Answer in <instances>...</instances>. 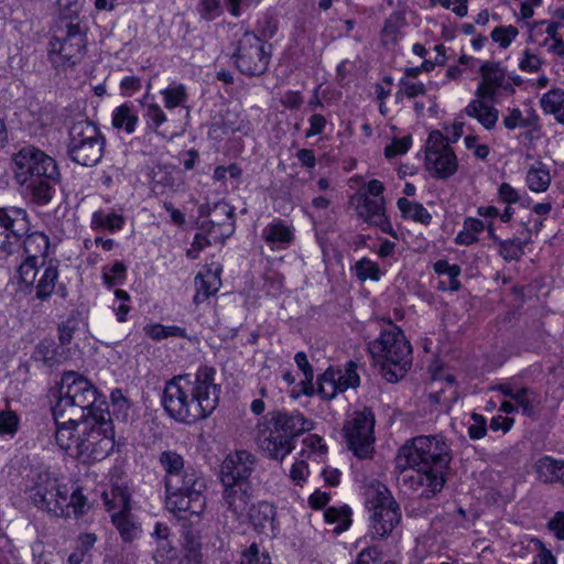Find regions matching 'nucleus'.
<instances>
[{
	"label": "nucleus",
	"mask_w": 564,
	"mask_h": 564,
	"mask_svg": "<svg viewBox=\"0 0 564 564\" xmlns=\"http://www.w3.org/2000/svg\"><path fill=\"white\" fill-rule=\"evenodd\" d=\"M375 414L369 408L355 411V457L368 459L375 452Z\"/></svg>",
	"instance_id": "obj_18"
},
{
	"label": "nucleus",
	"mask_w": 564,
	"mask_h": 564,
	"mask_svg": "<svg viewBox=\"0 0 564 564\" xmlns=\"http://www.w3.org/2000/svg\"><path fill=\"white\" fill-rule=\"evenodd\" d=\"M380 551L376 546L364 549L359 554L355 564H378L380 562Z\"/></svg>",
	"instance_id": "obj_63"
},
{
	"label": "nucleus",
	"mask_w": 564,
	"mask_h": 564,
	"mask_svg": "<svg viewBox=\"0 0 564 564\" xmlns=\"http://www.w3.org/2000/svg\"><path fill=\"white\" fill-rule=\"evenodd\" d=\"M176 172L174 169L162 167L155 174V185H162L164 188L175 189L180 186L181 180L175 176Z\"/></svg>",
	"instance_id": "obj_56"
},
{
	"label": "nucleus",
	"mask_w": 564,
	"mask_h": 564,
	"mask_svg": "<svg viewBox=\"0 0 564 564\" xmlns=\"http://www.w3.org/2000/svg\"><path fill=\"white\" fill-rule=\"evenodd\" d=\"M102 410L110 413L111 421L112 417L126 421L129 415L130 403L120 389H115L110 394V405L105 404Z\"/></svg>",
	"instance_id": "obj_41"
},
{
	"label": "nucleus",
	"mask_w": 564,
	"mask_h": 564,
	"mask_svg": "<svg viewBox=\"0 0 564 564\" xmlns=\"http://www.w3.org/2000/svg\"><path fill=\"white\" fill-rule=\"evenodd\" d=\"M124 225L122 215L97 210L91 216V228L95 230H120Z\"/></svg>",
	"instance_id": "obj_40"
},
{
	"label": "nucleus",
	"mask_w": 564,
	"mask_h": 564,
	"mask_svg": "<svg viewBox=\"0 0 564 564\" xmlns=\"http://www.w3.org/2000/svg\"><path fill=\"white\" fill-rule=\"evenodd\" d=\"M479 72L482 79L476 89V97L488 98L492 101L496 99L499 88H511L509 79H512L516 85L521 84V78L519 76H508L499 62H485Z\"/></svg>",
	"instance_id": "obj_17"
},
{
	"label": "nucleus",
	"mask_w": 564,
	"mask_h": 564,
	"mask_svg": "<svg viewBox=\"0 0 564 564\" xmlns=\"http://www.w3.org/2000/svg\"><path fill=\"white\" fill-rule=\"evenodd\" d=\"M404 25V19L398 12H393L384 22L382 29V41L384 44L395 43L400 36V31Z\"/></svg>",
	"instance_id": "obj_47"
},
{
	"label": "nucleus",
	"mask_w": 564,
	"mask_h": 564,
	"mask_svg": "<svg viewBox=\"0 0 564 564\" xmlns=\"http://www.w3.org/2000/svg\"><path fill=\"white\" fill-rule=\"evenodd\" d=\"M533 469L540 482L564 486V459L544 455L535 462Z\"/></svg>",
	"instance_id": "obj_26"
},
{
	"label": "nucleus",
	"mask_w": 564,
	"mask_h": 564,
	"mask_svg": "<svg viewBox=\"0 0 564 564\" xmlns=\"http://www.w3.org/2000/svg\"><path fill=\"white\" fill-rule=\"evenodd\" d=\"M498 197L507 205L516 204L520 200V194L509 183H502L498 188Z\"/></svg>",
	"instance_id": "obj_61"
},
{
	"label": "nucleus",
	"mask_w": 564,
	"mask_h": 564,
	"mask_svg": "<svg viewBox=\"0 0 564 564\" xmlns=\"http://www.w3.org/2000/svg\"><path fill=\"white\" fill-rule=\"evenodd\" d=\"M527 183L533 192H544L551 183V176L544 167H532L528 171Z\"/></svg>",
	"instance_id": "obj_48"
},
{
	"label": "nucleus",
	"mask_w": 564,
	"mask_h": 564,
	"mask_svg": "<svg viewBox=\"0 0 564 564\" xmlns=\"http://www.w3.org/2000/svg\"><path fill=\"white\" fill-rule=\"evenodd\" d=\"M540 106L545 113L553 115L557 122L564 123V89L552 88L545 93Z\"/></svg>",
	"instance_id": "obj_34"
},
{
	"label": "nucleus",
	"mask_w": 564,
	"mask_h": 564,
	"mask_svg": "<svg viewBox=\"0 0 564 564\" xmlns=\"http://www.w3.org/2000/svg\"><path fill=\"white\" fill-rule=\"evenodd\" d=\"M513 401L521 408L522 413L529 417L535 415L540 403L539 394L528 387L517 389Z\"/></svg>",
	"instance_id": "obj_42"
},
{
	"label": "nucleus",
	"mask_w": 564,
	"mask_h": 564,
	"mask_svg": "<svg viewBox=\"0 0 564 564\" xmlns=\"http://www.w3.org/2000/svg\"><path fill=\"white\" fill-rule=\"evenodd\" d=\"M19 425V417L12 411L0 412V435H13Z\"/></svg>",
	"instance_id": "obj_58"
},
{
	"label": "nucleus",
	"mask_w": 564,
	"mask_h": 564,
	"mask_svg": "<svg viewBox=\"0 0 564 564\" xmlns=\"http://www.w3.org/2000/svg\"><path fill=\"white\" fill-rule=\"evenodd\" d=\"M518 29L508 25V26H498L492 30L491 32V39L500 45L502 48H507L511 42L516 39L518 35Z\"/></svg>",
	"instance_id": "obj_52"
},
{
	"label": "nucleus",
	"mask_w": 564,
	"mask_h": 564,
	"mask_svg": "<svg viewBox=\"0 0 564 564\" xmlns=\"http://www.w3.org/2000/svg\"><path fill=\"white\" fill-rule=\"evenodd\" d=\"M220 272L221 269L218 265L208 267L195 276L196 294L193 301L196 305L204 303L218 292L221 286Z\"/></svg>",
	"instance_id": "obj_25"
},
{
	"label": "nucleus",
	"mask_w": 564,
	"mask_h": 564,
	"mask_svg": "<svg viewBox=\"0 0 564 564\" xmlns=\"http://www.w3.org/2000/svg\"><path fill=\"white\" fill-rule=\"evenodd\" d=\"M159 463L165 473L164 485L186 473L187 467H185L184 458L175 451L162 452L159 456Z\"/></svg>",
	"instance_id": "obj_32"
},
{
	"label": "nucleus",
	"mask_w": 564,
	"mask_h": 564,
	"mask_svg": "<svg viewBox=\"0 0 564 564\" xmlns=\"http://www.w3.org/2000/svg\"><path fill=\"white\" fill-rule=\"evenodd\" d=\"M239 564H271L270 557L267 554H260L259 547L252 543L247 550L243 551Z\"/></svg>",
	"instance_id": "obj_57"
},
{
	"label": "nucleus",
	"mask_w": 564,
	"mask_h": 564,
	"mask_svg": "<svg viewBox=\"0 0 564 564\" xmlns=\"http://www.w3.org/2000/svg\"><path fill=\"white\" fill-rule=\"evenodd\" d=\"M373 360L380 365L383 378L389 382L402 379L412 364V347L403 332L393 324L368 344Z\"/></svg>",
	"instance_id": "obj_5"
},
{
	"label": "nucleus",
	"mask_w": 564,
	"mask_h": 564,
	"mask_svg": "<svg viewBox=\"0 0 564 564\" xmlns=\"http://www.w3.org/2000/svg\"><path fill=\"white\" fill-rule=\"evenodd\" d=\"M283 438L281 432L272 424L269 415L264 416L257 424L254 442L259 449L265 453L268 457L281 462L291 453L288 441Z\"/></svg>",
	"instance_id": "obj_16"
},
{
	"label": "nucleus",
	"mask_w": 564,
	"mask_h": 564,
	"mask_svg": "<svg viewBox=\"0 0 564 564\" xmlns=\"http://www.w3.org/2000/svg\"><path fill=\"white\" fill-rule=\"evenodd\" d=\"M66 148L73 162L83 166H94L104 156L105 138L96 124L80 120L70 126Z\"/></svg>",
	"instance_id": "obj_11"
},
{
	"label": "nucleus",
	"mask_w": 564,
	"mask_h": 564,
	"mask_svg": "<svg viewBox=\"0 0 564 564\" xmlns=\"http://www.w3.org/2000/svg\"><path fill=\"white\" fill-rule=\"evenodd\" d=\"M216 370L202 366L194 376L172 378L164 387L162 405L170 417L193 424L208 417L219 402L220 386L215 383Z\"/></svg>",
	"instance_id": "obj_2"
},
{
	"label": "nucleus",
	"mask_w": 564,
	"mask_h": 564,
	"mask_svg": "<svg viewBox=\"0 0 564 564\" xmlns=\"http://www.w3.org/2000/svg\"><path fill=\"white\" fill-rule=\"evenodd\" d=\"M294 360L299 367V369L304 375V380L301 381L300 387L301 389L299 391L293 390L292 397L299 398L301 394L311 397L314 394L315 389L313 384V378H314V371L308 362L307 356L305 352L300 351L295 355Z\"/></svg>",
	"instance_id": "obj_38"
},
{
	"label": "nucleus",
	"mask_w": 564,
	"mask_h": 564,
	"mask_svg": "<svg viewBox=\"0 0 564 564\" xmlns=\"http://www.w3.org/2000/svg\"><path fill=\"white\" fill-rule=\"evenodd\" d=\"M262 238L274 249H285L294 239L293 229L282 220H274L262 230Z\"/></svg>",
	"instance_id": "obj_30"
},
{
	"label": "nucleus",
	"mask_w": 564,
	"mask_h": 564,
	"mask_svg": "<svg viewBox=\"0 0 564 564\" xmlns=\"http://www.w3.org/2000/svg\"><path fill=\"white\" fill-rule=\"evenodd\" d=\"M32 357L35 361L52 368L68 360L70 358V350L67 347H63V345H58L52 338H45L36 345Z\"/></svg>",
	"instance_id": "obj_24"
},
{
	"label": "nucleus",
	"mask_w": 564,
	"mask_h": 564,
	"mask_svg": "<svg viewBox=\"0 0 564 564\" xmlns=\"http://www.w3.org/2000/svg\"><path fill=\"white\" fill-rule=\"evenodd\" d=\"M88 24L77 12L59 14L50 42L51 59L55 64L75 65L85 55Z\"/></svg>",
	"instance_id": "obj_6"
},
{
	"label": "nucleus",
	"mask_w": 564,
	"mask_h": 564,
	"mask_svg": "<svg viewBox=\"0 0 564 564\" xmlns=\"http://www.w3.org/2000/svg\"><path fill=\"white\" fill-rule=\"evenodd\" d=\"M425 164L437 178H448L457 171V158L446 138L438 130L430 133L425 149Z\"/></svg>",
	"instance_id": "obj_14"
},
{
	"label": "nucleus",
	"mask_w": 564,
	"mask_h": 564,
	"mask_svg": "<svg viewBox=\"0 0 564 564\" xmlns=\"http://www.w3.org/2000/svg\"><path fill=\"white\" fill-rule=\"evenodd\" d=\"M14 178L36 205L48 204L54 186L61 180L58 165L51 155L34 145H25L13 154Z\"/></svg>",
	"instance_id": "obj_3"
},
{
	"label": "nucleus",
	"mask_w": 564,
	"mask_h": 564,
	"mask_svg": "<svg viewBox=\"0 0 564 564\" xmlns=\"http://www.w3.org/2000/svg\"><path fill=\"white\" fill-rule=\"evenodd\" d=\"M426 88L423 83H412L405 79H401L400 89L395 94L397 101L402 100L403 97L415 98L420 95H424Z\"/></svg>",
	"instance_id": "obj_53"
},
{
	"label": "nucleus",
	"mask_w": 564,
	"mask_h": 564,
	"mask_svg": "<svg viewBox=\"0 0 564 564\" xmlns=\"http://www.w3.org/2000/svg\"><path fill=\"white\" fill-rule=\"evenodd\" d=\"M397 206L403 218L411 219L423 225H429L432 221V215L421 203L401 197L398 199Z\"/></svg>",
	"instance_id": "obj_37"
},
{
	"label": "nucleus",
	"mask_w": 564,
	"mask_h": 564,
	"mask_svg": "<svg viewBox=\"0 0 564 564\" xmlns=\"http://www.w3.org/2000/svg\"><path fill=\"white\" fill-rule=\"evenodd\" d=\"M83 419L69 421L62 417L55 421L56 432L55 440L57 445L69 456L75 457V447L77 445L78 424Z\"/></svg>",
	"instance_id": "obj_27"
},
{
	"label": "nucleus",
	"mask_w": 564,
	"mask_h": 564,
	"mask_svg": "<svg viewBox=\"0 0 564 564\" xmlns=\"http://www.w3.org/2000/svg\"><path fill=\"white\" fill-rule=\"evenodd\" d=\"M97 538L94 533L80 534L76 541L75 550L67 558L68 564H82L93 549Z\"/></svg>",
	"instance_id": "obj_45"
},
{
	"label": "nucleus",
	"mask_w": 564,
	"mask_h": 564,
	"mask_svg": "<svg viewBox=\"0 0 564 564\" xmlns=\"http://www.w3.org/2000/svg\"><path fill=\"white\" fill-rule=\"evenodd\" d=\"M127 267L121 261H116L108 270L102 273L105 284L113 286L123 282Z\"/></svg>",
	"instance_id": "obj_51"
},
{
	"label": "nucleus",
	"mask_w": 564,
	"mask_h": 564,
	"mask_svg": "<svg viewBox=\"0 0 564 564\" xmlns=\"http://www.w3.org/2000/svg\"><path fill=\"white\" fill-rule=\"evenodd\" d=\"M412 144V137L405 135L403 138H394L392 142L386 147L384 155L388 159L397 155L405 154Z\"/></svg>",
	"instance_id": "obj_55"
},
{
	"label": "nucleus",
	"mask_w": 564,
	"mask_h": 564,
	"mask_svg": "<svg viewBox=\"0 0 564 564\" xmlns=\"http://www.w3.org/2000/svg\"><path fill=\"white\" fill-rule=\"evenodd\" d=\"M346 377L340 371L327 369L317 380V393L325 400L333 399L338 392H344L350 386L352 378V360H348L345 365Z\"/></svg>",
	"instance_id": "obj_22"
},
{
	"label": "nucleus",
	"mask_w": 564,
	"mask_h": 564,
	"mask_svg": "<svg viewBox=\"0 0 564 564\" xmlns=\"http://www.w3.org/2000/svg\"><path fill=\"white\" fill-rule=\"evenodd\" d=\"M324 518L328 523H336L334 532L336 534H340L341 532L348 530L351 523L350 508L348 506L340 508L330 507L325 511Z\"/></svg>",
	"instance_id": "obj_44"
},
{
	"label": "nucleus",
	"mask_w": 564,
	"mask_h": 564,
	"mask_svg": "<svg viewBox=\"0 0 564 564\" xmlns=\"http://www.w3.org/2000/svg\"><path fill=\"white\" fill-rule=\"evenodd\" d=\"M503 124L508 130H513L518 127L527 128L530 126L528 119L522 116V112L518 108L509 110V115L503 118Z\"/></svg>",
	"instance_id": "obj_60"
},
{
	"label": "nucleus",
	"mask_w": 564,
	"mask_h": 564,
	"mask_svg": "<svg viewBox=\"0 0 564 564\" xmlns=\"http://www.w3.org/2000/svg\"><path fill=\"white\" fill-rule=\"evenodd\" d=\"M256 529L273 528L275 508L268 502L251 505L245 516Z\"/></svg>",
	"instance_id": "obj_33"
},
{
	"label": "nucleus",
	"mask_w": 564,
	"mask_h": 564,
	"mask_svg": "<svg viewBox=\"0 0 564 564\" xmlns=\"http://www.w3.org/2000/svg\"><path fill=\"white\" fill-rule=\"evenodd\" d=\"M144 117L147 119L148 127L153 131H158L159 127L166 121L164 111L156 104H149L145 107Z\"/></svg>",
	"instance_id": "obj_54"
},
{
	"label": "nucleus",
	"mask_w": 564,
	"mask_h": 564,
	"mask_svg": "<svg viewBox=\"0 0 564 564\" xmlns=\"http://www.w3.org/2000/svg\"><path fill=\"white\" fill-rule=\"evenodd\" d=\"M31 230L29 213L21 207H0V249L11 254Z\"/></svg>",
	"instance_id": "obj_15"
},
{
	"label": "nucleus",
	"mask_w": 564,
	"mask_h": 564,
	"mask_svg": "<svg viewBox=\"0 0 564 564\" xmlns=\"http://www.w3.org/2000/svg\"><path fill=\"white\" fill-rule=\"evenodd\" d=\"M530 243L529 234L524 238L499 240L498 252L506 261L519 260L524 254V246Z\"/></svg>",
	"instance_id": "obj_39"
},
{
	"label": "nucleus",
	"mask_w": 564,
	"mask_h": 564,
	"mask_svg": "<svg viewBox=\"0 0 564 564\" xmlns=\"http://www.w3.org/2000/svg\"><path fill=\"white\" fill-rule=\"evenodd\" d=\"M102 501L110 512H128L130 511V494L126 488L112 487L109 491L102 494Z\"/></svg>",
	"instance_id": "obj_36"
},
{
	"label": "nucleus",
	"mask_w": 564,
	"mask_h": 564,
	"mask_svg": "<svg viewBox=\"0 0 564 564\" xmlns=\"http://www.w3.org/2000/svg\"><path fill=\"white\" fill-rule=\"evenodd\" d=\"M138 116L132 107L124 104L116 108L112 115V124L118 129H124L128 133L135 130Z\"/></svg>",
	"instance_id": "obj_43"
},
{
	"label": "nucleus",
	"mask_w": 564,
	"mask_h": 564,
	"mask_svg": "<svg viewBox=\"0 0 564 564\" xmlns=\"http://www.w3.org/2000/svg\"><path fill=\"white\" fill-rule=\"evenodd\" d=\"M365 505L372 512L370 530L376 539L387 538L401 521V510L383 484L373 480L365 487Z\"/></svg>",
	"instance_id": "obj_9"
},
{
	"label": "nucleus",
	"mask_w": 564,
	"mask_h": 564,
	"mask_svg": "<svg viewBox=\"0 0 564 564\" xmlns=\"http://www.w3.org/2000/svg\"><path fill=\"white\" fill-rule=\"evenodd\" d=\"M256 466V457L248 451L240 449L226 457L221 465V482L230 486L238 482H249Z\"/></svg>",
	"instance_id": "obj_20"
},
{
	"label": "nucleus",
	"mask_w": 564,
	"mask_h": 564,
	"mask_svg": "<svg viewBox=\"0 0 564 564\" xmlns=\"http://www.w3.org/2000/svg\"><path fill=\"white\" fill-rule=\"evenodd\" d=\"M199 217H207L208 219L202 220L200 229L206 234L212 235L215 228H220L228 225L230 227L227 236L232 232L234 225V208L225 203L218 202L213 207L209 205H200L198 208Z\"/></svg>",
	"instance_id": "obj_21"
},
{
	"label": "nucleus",
	"mask_w": 564,
	"mask_h": 564,
	"mask_svg": "<svg viewBox=\"0 0 564 564\" xmlns=\"http://www.w3.org/2000/svg\"><path fill=\"white\" fill-rule=\"evenodd\" d=\"M547 528L554 532L558 540H564V512H556L549 521Z\"/></svg>",
	"instance_id": "obj_64"
},
{
	"label": "nucleus",
	"mask_w": 564,
	"mask_h": 564,
	"mask_svg": "<svg viewBox=\"0 0 564 564\" xmlns=\"http://www.w3.org/2000/svg\"><path fill=\"white\" fill-rule=\"evenodd\" d=\"M271 44L257 33L247 31L237 41L232 61L237 69L249 77L263 75L271 61Z\"/></svg>",
	"instance_id": "obj_13"
},
{
	"label": "nucleus",
	"mask_w": 564,
	"mask_h": 564,
	"mask_svg": "<svg viewBox=\"0 0 564 564\" xmlns=\"http://www.w3.org/2000/svg\"><path fill=\"white\" fill-rule=\"evenodd\" d=\"M488 98L476 97L465 108L468 117L475 118L485 129L491 130L499 119V110L486 102Z\"/></svg>",
	"instance_id": "obj_28"
},
{
	"label": "nucleus",
	"mask_w": 564,
	"mask_h": 564,
	"mask_svg": "<svg viewBox=\"0 0 564 564\" xmlns=\"http://www.w3.org/2000/svg\"><path fill=\"white\" fill-rule=\"evenodd\" d=\"M97 397V389L87 378L75 371L64 372L58 386L57 400L52 408L54 420L67 417L74 421L104 411L106 402H98Z\"/></svg>",
	"instance_id": "obj_4"
},
{
	"label": "nucleus",
	"mask_w": 564,
	"mask_h": 564,
	"mask_svg": "<svg viewBox=\"0 0 564 564\" xmlns=\"http://www.w3.org/2000/svg\"><path fill=\"white\" fill-rule=\"evenodd\" d=\"M25 494L31 502L54 517H68V488L61 485L50 473H39L26 486Z\"/></svg>",
	"instance_id": "obj_12"
},
{
	"label": "nucleus",
	"mask_w": 564,
	"mask_h": 564,
	"mask_svg": "<svg viewBox=\"0 0 564 564\" xmlns=\"http://www.w3.org/2000/svg\"><path fill=\"white\" fill-rule=\"evenodd\" d=\"M453 459L451 445L440 435H419L405 442L398 452L403 487L432 498L443 489L445 473Z\"/></svg>",
	"instance_id": "obj_1"
},
{
	"label": "nucleus",
	"mask_w": 564,
	"mask_h": 564,
	"mask_svg": "<svg viewBox=\"0 0 564 564\" xmlns=\"http://www.w3.org/2000/svg\"><path fill=\"white\" fill-rule=\"evenodd\" d=\"M111 521L124 542L133 541L141 532L140 525L133 520L130 511L112 512Z\"/></svg>",
	"instance_id": "obj_35"
},
{
	"label": "nucleus",
	"mask_w": 564,
	"mask_h": 564,
	"mask_svg": "<svg viewBox=\"0 0 564 564\" xmlns=\"http://www.w3.org/2000/svg\"><path fill=\"white\" fill-rule=\"evenodd\" d=\"M305 448L310 449L311 453L317 455H324L327 451L326 445L323 443V438L316 434H311L303 440Z\"/></svg>",
	"instance_id": "obj_62"
},
{
	"label": "nucleus",
	"mask_w": 564,
	"mask_h": 564,
	"mask_svg": "<svg viewBox=\"0 0 564 564\" xmlns=\"http://www.w3.org/2000/svg\"><path fill=\"white\" fill-rule=\"evenodd\" d=\"M224 501L227 509L235 519L243 520L251 506V485L250 482H238L224 486Z\"/></svg>",
	"instance_id": "obj_23"
},
{
	"label": "nucleus",
	"mask_w": 564,
	"mask_h": 564,
	"mask_svg": "<svg viewBox=\"0 0 564 564\" xmlns=\"http://www.w3.org/2000/svg\"><path fill=\"white\" fill-rule=\"evenodd\" d=\"M87 506V498L82 494L79 488H76L72 494L68 492V503L66 512L73 509L75 516H82L85 512Z\"/></svg>",
	"instance_id": "obj_59"
},
{
	"label": "nucleus",
	"mask_w": 564,
	"mask_h": 564,
	"mask_svg": "<svg viewBox=\"0 0 564 564\" xmlns=\"http://www.w3.org/2000/svg\"><path fill=\"white\" fill-rule=\"evenodd\" d=\"M355 272L360 281H379L382 275L378 263L368 258H362L355 262Z\"/></svg>",
	"instance_id": "obj_49"
},
{
	"label": "nucleus",
	"mask_w": 564,
	"mask_h": 564,
	"mask_svg": "<svg viewBox=\"0 0 564 564\" xmlns=\"http://www.w3.org/2000/svg\"><path fill=\"white\" fill-rule=\"evenodd\" d=\"M58 278V265L54 260H50L47 263L45 261L42 262L40 268V273L36 278L34 289L35 296L39 300L48 299L55 289L56 281Z\"/></svg>",
	"instance_id": "obj_29"
},
{
	"label": "nucleus",
	"mask_w": 564,
	"mask_h": 564,
	"mask_svg": "<svg viewBox=\"0 0 564 564\" xmlns=\"http://www.w3.org/2000/svg\"><path fill=\"white\" fill-rule=\"evenodd\" d=\"M39 273L40 268L37 265V261L24 259V261L19 265V282L25 286L24 291L26 293H30L33 290Z\"/></svg>",
	"instance_id": "obj_46"
},
{
	"label": "nucleus",
	"mask_w": 564,
	"mask_h": 564,
	"mask_svg": "<svg viewBox=\"0 0 564 564\" xmlns=\"http://www.w3.org/2000/svg\"><path fill=\"white\" fill-rule=\"evenodd\" d=\"M23 249L25 259L37 261L39 257H45L50 248L48 237L41 231L28 232L20 245Z\"/></svg>",
	"instance_id": "obj_31"
},
{
	"label": "nucleus",
	"mask_w": 564,
	"mask_h": 564,
	"mask_svg": "<svg viewBox=\"0 0 564 564\" xmlns=\"http://www.w3.org/2000/svg\"><path fill=\"white\" fill-rule=\"evenodd\" d=\"M164 106L167 109H173L183 105L186 101L187 95L183 85L166 88L162 91Z\"/></svg>",
	"instance_id": "obj_50"
},
{
	"label": "nucleus",
	"mask_w": 564,
	"mask_h": 564,
	"mask_svg": "<svg viewBox=\"0 0 564 564\" xmlns=\"http://www.w3.org/2000/svg\"><path fill=\"white\" fill-rule=\"evenodd\" d=\"M355 184L358 185L355 194V198L358 200L356 207L358 217L368 225L379 228L382 232L398 238L386 213V200L382 195L383 183L379 180L365 182L361 176H355Z\"/></svg>",
	"instance_id": "obj_10"
},
{
	"label": "nucleus",
	"mask_w": 564,
	"mask_h": 564,
	"mask_svg": "<svg viewBox=\"0 0 564 564\" xmlns=\"http://www.w3.org/2000/svg\"><path fill=\"white\" fill-rule=\"evenodd\" d=\"M206 489L203 474L188 466L186 473L165 485L166 509L182 518L199 517L206 508Z\"/></svg>",
	"instance_id": "obj_8"
},
{
	"label": "nucleus",
	"mask_w": 564,
	"mask_h": 564,
	"mask_svg": "<svg viewBox=\"0 0 564 564\" xmlns=\"http://www.w3.org/2000/svg\"><path fill=\"white\" fill-rule=\"evenodd\" d=\"M268 415L272 420V424L281 432L283 440L288 441L291 452L295 447V440L314 429V422L299 411H274Z\"/></svg>",
	"instance_id": "obj_19"
},
{
	"label": "nucleus",
	"mask_w": 564,
	"mask_h": 564,
	"mask_svg": "<svg viewBox=\"0 0 564 564\" xmlns=\"http://www.w3.org/2000/svg\"><path fill=\"white\" fill-rule=\"evenodd\" d=\"M113 447L115 431L108 411H97L79 422L75 458L83 463L100 462Z\"/></svg>",
	"instance_id": "obj_7"
}]
</instances>
